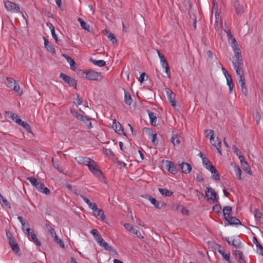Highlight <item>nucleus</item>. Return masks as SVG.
I'll return each mask as SVG.
<instances>
[{
  "label": "nucleus",
  "instance_id": "c756f323",
  "mask_svg": "<svg viewBox=\"0 0 263 263\" xmlns=\"http://www.w3.org/2000/svg\"><path fill=\"white\" fill-rule=\"evenodd\" d=\"M158 191L162 196L164 197H169L173 195V192L166 189L159 188Z\"/></svg>",
  "mask_w": 263,
  "mask_h": 263
},
{
  "label": "nucleus",
  "instance_id": "393cba45",
  "mask_svg": "<svg viewBox=\"0 0 263 263\" xmlns=\"http://www.w3.org/2000/svg\"><path fill=\"white\" fill-rule=\"evenodd\" d=\"M224 219H227L228 217L230 216L232 213V209L231 206H224L222 210Z\"/></svg>",
  "mask_w": 263,
  "mask_h": 263
},
{
  "label": "nucleus",
  "instance_id": "603ef678",
  "mask_svg": "<svg viewBox=\"0 0 263 263\" xmlns=\"http://www.w3.org/2000/svg\"><path fill=\"white\" fill-rule=\"evenodd\" d=\"M233 50L234 52L235 56L236 58V60L238 61L239 59H242L241 53L239 52V51L240 50L239 48L238 47V48L234 49Z\"/></svg>",
  "mask_w": 263,
  "mask_h": 263
},
{
  "label": "nucleus",
  "instance_id": "20e7f679",
  "mask_svg": "<svg viewBox=\"0 0 263 263\" xmlns=\"http://www.w3.org/2000/svg\"><path fill=\"white\" fill-rule=\"evenodd\" d=\"M143 197L148 199L155 208L157 209H161L166 205L164 202L159 201L148 195H145Z\"/></svg>",
  "mask_w": 263,
  "mask_h": 263
},
{
  "label": "nucleus",
  "instance_id": "3c124183",
  "mask_svg": "<svg viewBox=\"0 0 263 263\" xmlns=\"http://www.w3.org/2000/svg\"><path fill=\"white\" fill-rule=\"evenodd\" d=\"M235 174L238 179H241V170L238 166H236L234 167Z\"/></svg>",
  "mask_w": 263,
  "mask_h": 263
},
{
  "label": "nucleus",
  "instance_id": "69168bd1",
  "mask_svg": "<svg viewBox=\"0 0 263 263\" xmlns=\"http://www.w3.org/2000/svg\"><path fill=\"white\" fill-rule=\"evenodd\" d=\"M224 31L227 33L228 40H229V39H232L233 37H234L233 35L231 33V32L230 30H224Z\"/></svg>",
  "mask_w": 263,
  "mask_h": 263
},
{
  "label": "nucleus",
  "instance_id": "2f4dec72",
  "mask_svg": "<svg viewBox=\"0 0 263 263\" xmlns=\"http://www.w3.org/2000/svg\"><path fill=\"white\" fill-rule=\"evenodd\" d=\"M227 79V85L229 86V93H231L232 92L233 87H234V84L233 83V80L231 76H229L227 78H226Z\"/></svg>",
  "mask_w": 263,
  "mask_h": 263
},
{
  "label": "nucleus",
  "instance_id": "c03bdc74",
  "mask_svg": "<svg viewBox=\"0 0 263 263\" xmlns=\"http://www.w3.org/2000/svg\"><path fill=\"white\" fill-rule=\"evenodd\" d=\"M229 43L231 45L233 49L238 48V44L234 37L228 40Z\"/></svg>",
  "mask_w": 263,
  "mask_h": 263
},
{
  "label": "nucleus",
  "instance_id": "338daca9",
  "mask_svg": "<svg viewBox=\"0 0 263 263\" xmlns=\"http://www.w3.org/2000/svg\"><path fill=\"white\" fill-rule=\"evenodd\" d=\"M161 63L163 68H165L168 66V62H167L166 59L161 61Z\"/></svg>",
  "mask_w": 263,
  "mask_h": 263
},
{
  "label": "nucleus",
  "instance_id": "e2e57ef3",
  "mask_svg": "<svg viewBox=\"0 0 263 263\" xmlns=\"http://www.w3.org/2000/svg\"><path fill=\"white\" fill-rule=\"evenodd\" d=\"M88 206L90 209H92V211L97 207V205L96 203L91 202L88 204Z\"/></svg>",
  "mask_w": 263,
  "mask_h": 263
},
{
  "label": "nucleus",
  "instance_id": "7c9ffc66",
  "mask_svg": "<svg viewBox=\"0 0 263 263\" xmlns=\"http://www.w3.org/2000/svg\"><path fill=\"white\" fill-rule=\"evenodd\" d=\"M91 119L87 116H84L83 120H81L83 123H84L88 129H91L93 127V126L90 121Z\"/></svg>",
  "mask_w": 263,
  "mask_h": 263
},
{
  "label": "nucleus",
  "instance_id": "7ed1b4c3",
  "mask_svg": "<svg viewBox=\"0 0 263 263\" xmlns=\"http://www.w3.org/2000/svg\"><path fill=\"white\" fill-rule=\"evenodd\" d=\"M205 195L208 202L212 201L214 202H218V195L213 189L207 187L205 189Z\"/></svg>",
  "mask_w": 263,
  "mask_h": 263
},
{
  "label": "nucleus",
  "instance_id": "f257e3e1",
  "mask_svg": "<svg viewBox=\"0 0 263 263\" xmlns=\"http://www.w3.org/2000/svg\"><path fill=\"white\" fill-rule=\"evenodd\" d=\"M7 87L13 90L17 95L21 96L23 93L22 90L20 89V85L16 83L15 80L11 78L7 77Z\"/></svg>",
  "mask_w": 263,
  "mask_h": 263
},
{
  "label": "nucleus",
  "instance_id": "a18cd8bd",
  "mask_svg": "<svg viewBox=\"0 0 263 263\" xmlns=\"http://www.w3.org/2000/svg\"><path fill=\"white\" fill-rule=\"evenodd\" d=\"M233 64L234 69L241 68L243 65V60L242 59H239L238 61L236 60L235 62H233Z\"/></svg>",
  "mask_w": 263,
  "mask_h": 263
},
{
  "label": "nucleus",
  "instance_id": "72a5a7b5",
  "mask_svg": "<svg viewBox=\"0 0 263 263\" xmlns=\"http://www.w3.org/2000/svg\"><path fill=\"white\" fill-rule=\"evenodd\" d=\"M233 247L237 249H239L241 248V242L240 238H236L235 239H233L232 240V244Z\"/></svg>",
  "mask_w": 263,
  "mask_h": 263
},
{
  "label": "nucleus",
  "instance_id": "37998d69",
  "mask_svg": "<svg viewBox=\"0 0 263 263\" xmlns=\"http://www.w3.org/2000/svg\"><path fill=\"white\" fill-rule=\"evenodd\" d=\"M52 165L53 166L56 168L57 170H58L61 173H62L63 174H65L64 172V171L63 170L62 168L61 167H60V164L58 162H54V160H53V158H52Z\"/></svg>",
  "mask_w": 263,
  "mask_h": 263
},
{
  "label": "nucleus",
  "instance_id": "ddd939ff",
  "mask_svg": "<svg viewBox=\"0 0 263 263\" xmlns=\"http://www.w3.org/2000/svg\"><path fill=\"white\" fill-rule=\"evenodd\" d=\"M179 166L182 172L184 174H187L190 173L192 170V166L188 163L182 162L179 164Z\"/></svg>",
  "mask_w": 263,
  "mask_h": 263
},
{
  "label": "nucleus",
  "instance_id": "b1692460",
  "mask_svg": "<svg viewBox=\"0 0 263 263\" xmlns=\"http://www.w3.org/2000/svg\"><path fill=\"white\" fill-rule=\"evenodd\" d=\"M239 83L240 84L241 91L245 95L247 96L248 93V89L246 86L245 78V77H241L239 79Z\"/></svg>",
  "mask_w": 263,
  "mask_h": 263
},
{
  "label": "nucleus",
  "instance_id": "de8ad7c7",
  "mask_svg": "<svg viewBox=\"0 0 263 263\" xmlns=\"http://www.w3.org/2000/svg\"><path fill=\"white\" fill-rule=\"evenodd\" d=\"M241 167L247 173H249L251 171L250 167L246 161L241 162Z\"/></svg>",
  "mask_w": 263,
  "mask_h": 263
},
{
  "label": "nucleus",
  "instance_id": "5fc2aeb1",
  "mask_svg": "<svg viewBox=\"0 0 263 263\" xmlns=\"http://www.w3.org/2000/svg\"><path fill=\"white\" fill-rule=\"evenodd\" d=\"M107 37L112 42L113 44L116 43L117 41L116 37L112 33H109V34L107 35Z\"/></svg>",
  "mask_w": 263,
  "mask_h": 263
},
{
  "label": "nucleus",
  "instance_id": "774afa93",
  "mask_svg": "<svg viewBox=\"0 0 263 263\" xmlns=\"http://www.w3.org/2000/svg\"><path fill=\"white\" fill-rule=\"evenodd\" d=\"M196 179L198 182H202L204 180V178L202 176L199 174H197Z\"/></svg>",
  "mask_w": 263,
  "mask_h": 263
},
{
  "label": "nucleus",
  "instance_id": "c9c22d12",
  "mask_svg": "<svg viewBox=\"0 0 263 263\" xmlns=\"http://www.w3.org/2000/svg\"><path fill=\"white\" fill-rule=\"evenodd\" d=\"M90 61L96 65H98L99 67H102L106 65V62L102 60H96L93 59H90Z\"/></svg>",
  "mask_w": 263,
  "mask_h": 263
},
{
  "label": "nucleus",
  "instance_id": "a878e982",
  "mask_svg": "<svg viewBox=\"0 0 263 263\" xmlns=\"http://www.w3.org/2000/svg\"><path fill=\"white\" fill-rule=\"evenodd\" d=\"M227 221L230 225H238L241 224L240 221L235 217L229 216L227 218V219H225Z\"/></svg>",
  "mask_w": 263,
  "mask_h": 263
},
{
  "label": "nucleus",
  "instance_id": "e433bc0d",
  "mask_svg": "<svg viewBox=\"0 0 263 263\" xmlns=\"http://www.w3.org/2000/svg\"><path fill=\"white\" fill-rule=\"evenodd\" d=\"M9 244L11 247L12 250L13 251L15 252H17L19 251V247L14 240H10V241H9Z\"/></svg>",
  "mask_w": 263,
  "mask_h": 263
},
{
  "label": "nucleus",
  "instance_id": "ea45409f",
  "mask_svg": "<svg viewBox=\"0 0 263 263\" xmlns=\"http://www.w3.org/2000/svg\"><path fill=\"white\" fill-rule=\"evenodd\" d=\"M254 215L256 220L260 222V220H262V214L258 209L255 210Z\"/></svg>",
  "mask_w": 263,
  "mask_h": 263
},
{
  "label": "nucleus",
  "instance_id": "4d7b16f0",
  "mask_svg": "<svg viewBox=\"0 0 263 263\" xmlns=\"http://www.w3.org/2000/svg\"><path fill=\"white\" fill-rule=\"evenodd\" d=\"M51 32L52 36L55 40V41L56 42V43H57L58 44H59V42H60V40H59L58 39V36L56 34L55 32V30H53V31H51Z\"/></svg>",
  "mask_w": 263,
  "mask_h": 263
},
{
  "label": "nucleus",
  "instance_id": "13d9d810",
  "mask_svg": "<svg viewBox=\"0 0 263 263\" xmlns=\"http://www.w3.org/2000/svg\"><path fill=\"white\" fill-rule=\"evenodd\" d=\"M17 219L21 222L22 227V230L23 231H25V222L24 221L23 218L21 216H18Z\"/></svg>",
  "mask_w": 263,
  "mask_h": 263
},
{
  "label": "nucleus",
  "instance_id": "473e14b6",
  "mask_svg": "<svg viewBox=\"0 0 263 263\" xmlns=\"http://www.w3.org/2000/svg\"><path fill=\"white\" fill-rule=\"evenodd\" d=\"M74 101L73 103L77 105H79L82 104L83 101V99L80 97V96L76 93V95H73Z\"/></svg>",
  "mask_w": 263,
  "mask_h": 263
},
{
  "label": "nucleus",
  "instance_id": "412c9836",
  "mask_svg": "<svg viewBox=\"0 0 263 263\" xmlns=\"http://www.w3.org/2000/svg\"><path fill=\"white\" fill-rule=\"evenodd\" d=\"M98 243L101 247H103L105 250L109 251H112L113 249L112 247L111 246H109L108 243L105 241V240L101 238L100 240H99L97 241Z\"/></svg>",
  "mask_w": 263,
  "mask_h": 263
},
{
  "label": "nucleus",
  "instance_id": "79ce46f5",
  "mask_svg": "<svg viewBox=\"0 0 263 263\" xmlns=\"http://www.w3.org/2000/svg\"><path fill=\"white\" fill-rule=\"evenodd\" d=\"M171 141L174 145H178L180 143V140L176 135H174L172 137Z\"/></svg>",
  "mask_w": 263,
  "mask_h": 263
},
{
  "label": "nucleus",
  "instance_id": "cd10ccee",
  "mask_svg": "<svg viewBox=\"0 0 263 263\" xmlns=\"http://www.w3.org/2000/svg\"><path fill=\"white\" fill-rule=\"evenodd\" d=\"M210 172L212 174V178L216 180H219L220 179V174L214 166H212L210 168Z\"/></svg>",
  "mask_w": 263,
  "mask_h": 263
},
{
  "label": "nucleus",
  "instance_id": "f3484780",
  "mask_svg": "<svg viewBox=\"0 0 263 263\" xmlns=\"http://www.w3.org/2000/svg\"><path fill=\"white\" fill-rule=\"evenodd\" d=\"M94 216L99 217L100 219L104 220L105 219V216L102 210L100 209L98 206L92 211Z\"/></svg>",
  "mask_w": 263,
  "mask_h": 263
},
{
  "label": "nucleus",
  "instance_id": "0eeeda50",
  "mask_svg": "<svg viewBox=\"0 0 263 263\" xmlns=\"http://www.w3.org/2000/svg\"><path fill=\"white\" fill-rule=\"evenodd\" d=\"M87 76L86 78L89 80L97 81L101 77L100 73L93 70H89L84 72Z\"/></svg>",
  "mask_w": 263,
  "mask_h": 263
},
{
  "label": "nucleus",
  "instance_id": "8fccbe9b",
  "mask_svg": "<svg viewBox=\"0 0 263 263\" xmlns=\"http://www.w3.org/2000/svg\"><path fill=\"white\" fill-rule=\"evenodd\" d=\"M46 227L48 230V232L51 236L52 237L56 234L54 229L52 228L49 224H46Z\"/></svg>",
  "mask_w": 263,
  "mask_h": 263
},
{
  "label": "nucleus",
  "instance_id": "a211bd4d",
  "mask_svg": "<svg viewBox=\"0 0 263 263\" xmlns=\"http://www.w3.org/2000/svg\"><path fill=\"white\" fill-rule=\"evenodd\" d=\"M145 132L148 135L149 138L151 139L152 142L155 143L157 139V133L151 128H145Z\"/></svg>",
  "mask_w": 263,
  "mask_h": 263
},
{
  "label": "nucleus",
  "instance_id": "5701e85b",
  "mask_svg": "<svg viewBox=\"0 0 263 263\" xmlns=\"http://www.w3.org/2000/svg\"><path fill=\"white\" fill-rule=\"evenodd\" d=\"M16 123L17 124L23 126L27 130V132L30 133H32L31 127L27 123L23 121L21 119H18L17 121H16Z\"/></svg>",
  "mask_w": 263,
  "mask_h": 263
},
{
  "label": "nucleus",
  "instance_id": "423d86ee",
  "mask_svg": "<svg viewBox=\"0 0 263 263\" xmlns=\"http://www.w3.org/2000/svg\"><path fill=\"white\" fill-rule=\"evenodd\" d=\"M205 132V133H208V132H209V134H210V142L211 143V144H212V145L213 146H214L216 148L218 152L220 155H221L222 152H221V141L218 138H217V146H217V145L216 143H213V141H214V131L213 130H206Z\"/></svg>",
  "mask_w": 263,
  "mask_h": 263
},
{
  "label": "nucleus",
  "instance_id": "dca6fc26",
  "mask_svg": "<svg viewBox=\"0 0 263 263\" xmlns=\"http://www.w3.org/2000/svg\"><path fill=\"white\" fill-rule=\"evenodd\" d=\"M147 112L151 125L154 126H156L157 125V117L155 113L149 110H147Z\"/></svg>",
  "mask_w": 263,
  "mask_h": 263
},
{
  "label": "nucleus",
  "instance_id": "bf43d9fd",
  "mask_svg": "<svg viewBox=\"0 0 263 263\" xmlns=\"http://www.w3.org/2000/svg\"><path fill=\"white\" fill-rule=\"evenodd\" d=\"M147 78L145 73H142L140 74L139 81L141 83H142L144 81L146 80L145 79V78Z\"/></svg>",
  "mask_w": 263,
  "mask_h": 263
},
{
  "label": "nucleus",
  "instance_id": "6e6d98bb",
  "mask_svg": "<svg viewBox=\"0 0 263 263\" xmlns=\"http://www.w3.org/2000/svg\"><path fill=\"white\" fill-rule=\"evenodd\" d=\"M40 192L44 193L46 195H49L50 193V190L48 188L45 187L44 185Z\"/></svg>",
  "mask_w": 263,
  "mask_h": 263
},
{
  "label": "nucleus",
  "instance_id": "09e8293b",
  "mask_svg": "<svg viewBox=\"0 0 263 263\" xmlns=\"http://www.w3.org/2000/svg\"><path fill=\"white\" fill-rule=\"evenodd\" d=\"M27 180L29 181L31 183V184L35 187L36 186L37 183H39V182L40 181V180H38L34 177H28L27 178Z\"/></svg>",
  "mask_w": 263,
  "mask_h": 263
},
{
  "label": "nucleus",
  "instance_id": "0e129e2a",
  "mask_svg": "<svg viewBox=\"0 0 263 263\" xmlns=\"http://www.w3.org/2000/svg\"><path fill=\"white\" fill-rule=\"evenodd\" d=\"M124 226V228L127 230H128L129 232V231H131V229L133 227V226L130 223H125Z\"/></svg>",
  "mask_w": 263,
  "mask_h": 263
},
{
  "label": "nucleus",
  "instance_id": "9d476101",
  "mask_svg": "<svg viewBox=\"0 0 263 263\" xmlns=\"http://www.w3.org/2000/svg\"><path fill=\"white\" fill-rule=\"evenodd\" d=\"M165 91L172 106L174 107L176 105L175 101V94L168 88H166L165 89Z\"/></svg>",
  "mask_w": 263,
  "mask_h": 263
},
{
  "label": "nucleus",
  "instance_id": "aec40b11",
  "mask_svg": "<svg viewBox=\"0 0 263 263\" xmlns=\"http://www.w3.org/2000/svg\"><path fill=\"white\" fill-rule=\"evenodd\" d=\"M215 29L218 32L219 34L222 32V22L220 20L216 18L214 24Z\"/></svg>",
  "mask_w": 263,
  "mask_h": 263
},
{
  "label": "nucleus",
  "instance_id": "680f3d73",
  "mask_svg": "<svg viewBox=\"0 0 263 263\" xmlns=\"http://www.w3.org/2000/svg\"><path fill=\"white\" fill-rule=\"evenodd\" d=\"M10 118L13 121H14L15 122L16 121H17L18 119H20L18 116L14 113H13L11 115Z\"/></svg>",
  "mask_w": 263,
  "mask_h": 263
},
{
  "label": "nucleus",
  "instance_id": "6e6552de",
  "mask_svg": "<svg viewBox=\"0 0 263 263\" xmlns=\"http://www.w3.org/2000/svg\"><path fill=\"white\" fill-rule=\"evenodd\" d=\"M233 6L235 10L236 13L239 15H242L244 12V7L243 3H240L239 0H234Z\"/></svg>",
  "mask_w": 263,
  "mask_h": 263
},
{
  "label": "nucleus",
  "instance_id": "4468645a",
  "mask_svg": "<svg viewBox=\"0 0 263 263\" xmlns=\"http://www.w3.org/2000/svg\"><path fill=\"white\" fill-rule=\"evenodd\" d=\"M234 254L239 263H246L243 253L240 250H235Z\"/></svg>",
  "mask_w": 263,
  "mask_h": 263
},
{
  "label": "nucleus",
  "instance_id": "9b49d317",
  "mask_svg": "<svg viewBox=\"0 0 263 263\" xmlns=\"http://www.w3.org/2000/svg\"><path fill=\"white\" fill-rule=\"evenodd\" d=\"M27 228L26 229V234L28 235V237L30 239L32 240L37 246H40L41 243L40 241L37 239L36 236L33 232H30V229L27 224Z\"/></svg>",
  "mask_w": 263,
  "mask_h": 263
},
{
  "label": "nucleus",
  "instance_id": "4be33fe9",
  "mask_svg": "<svg viewBox=\"0 0 263 263\" xmlns=\"http://www.w3.org/2000/svg\"><path fill=\"white\" fill-rule=\"evenodd\" d=\"M112 128L117 133H121L123 132V129L122 127L121 124L120 122L117 121L116 120H114L113 121Z\"/></svg>",
  "mask_w": 263,
  "mask_h": 263
},
{
  "label": "nucleus",
  "instance_id": "bb28decb",
  "mask_svg": "<svg viewBox=\"0 0 263 263\" xmlns=\"http://www.w3.org/2000/svg\"><path fill=\"white\" fill-rule=\"evenodd\" d=\"M44 46L47 50L51 53H55V50L52 45L49 43L48 40L44 37Z\"/></svg>",
  "mask_w": 263,
  "mask_h": 263
},
{
  "label": "nucleus",
  "instance_id": "6ab92c4d",
  "mask_svg": "<svg viewBox=\"0 0 263 263\" xmlns=\"http://www.w3.org/2000/svg\"><path fill=\"white\" fill-rule=\"evenodd\" d=\"M253 242L256 245L257 252L259 254L263 255V247L260 244L256 237H253Z\"/></svg>",
  "mask_w": 263,
  "mask_h": 263
},
{
  "label": "nucleus",
  "instance_id": "c85d7f7f",
  "mask_svg": "<svg viewBox=\"0 0 263 263\" xmlns=\"http://www.w3.org/2000/svg\"><path fill=\"white\" fill-rule=\"evenodd\" d=\"M124 102L128 105H130L133 102V99L129 92L124 91Z\"/></svg>",
  "mask_w": 263,
  "mask_h": 263
},
{
  "label": "nucleus",
  "instance_id": "f8f14e48",
  "mask_svg": "<svg viewBox=\"0 0 263 263\" xmlns=\"http://www.w3.org/2000/svg\"><path fill=\"white\" fill-rule=\"evenodd\" d=\"M76 161L79 164L87 166L91 159L88 157L78 156L75 158Z\"/></svg>",
  "mask_w": 263,
  "mask_h": 263
},
{
  "label": "nucleus",
  "instance_id": "1a4fd4ad",
  "mask_svg": "<svg viewBox=\"0 0 263 263\" xmlns=\"http://www.w3.org/2000/svg\"><path fill=\"white\" fill-rule=\"evenodd\" d=\"M60 78L71 86H74L77 85V81L74 79L71 78L63 73H60Z\"/></svg>",
  "mask_w": 263,
  "mask_h": 263
},
{
  "label": "nucleus",
  "instance_id": "4c0bfd02",
  "mask_svg": "<svg viewBox=\"0 0 263 263\" xmlns=\"http://www.w3.org/2000/svg\"><path fill=\"white\" fill-rule=\"evenodd\" d=\"M78 21L81 24L82 28L86 30L89 31V25L83 21L81 18H78Z\"/></svg>",
  "mask_w": 263,
  "mask_h": 263
},
{
  "label": "nucleus",
  "instance_id": "f03ea898",
  "mask_svg": "<svg viewBox=\"0 0 263 263\" xmlns=\"http://www.w3.org/2000/svg\"><path fill=\"white\" fill-rule=\"evenodd\" d=\"M89 170L91 173L96 177L100 178L102 176V172L100 170L97 163L93 160L90 161V163L87 165Z\"/></svg>",
  "mask_w": 263,
  "mask_h": 263
},
{
  "label": "nucleus",
  "instance_id": "58836bf2",
  "mask_svg": "<svg viewBox=\"0 0 263 263\" xmlns=\"http://www.w3.org/2000/svg\"><path fill=\"white\" fill-rule=\"evenodd\" d=\"M90 233L93 235L97 242L102 238L101 235L97 229L91 230Z\"/></svg>",
  "mask_w": 263,
  "mask_h": 263
},
{
  "label": "nucleus",
  "instance_id": "f704fd0d",
  "mask_svg": "<svg viewBox=\"0 0 263 263\" xmlns=\"http://www.w3.org/2000/svg\"><path fill=\"white\" fill-rule=\"evenodd\" d=\"M64 57L65 58L69 64L70 68L72 69H74L76 68V63L74 61L71 57L68 55H64Z\"/></svg>",
  "mask_w": 263,
  "mask_h": 263
},
{
  "label": "nucleus",
  "instance_id": "49530a36",
  "mask_svg": "<svg viewBox=\"0 0 263 263\" xmlns=\"http://www.w3.org/2000/svg\"><path fill=\"white\" fill-rule=\"evenodd\" d=\"M216 203H217L213 206V211L217 214H219L221 213V206L219 202Z\"/></svg>",
  "mask_w": 263,
  "mask_h": 263
},
{
  "label": "nucleus",
  "instance_id": "a19ab883",
  "mask_svg": "<svg viewBox=\"0 0 263 263\" xmlns=\"http://www.w3.org/2000/svg\"><path fill=\"white\" fill-rule=\"evenodd\" d=\"M70 112L73 117H74L77 120L80 121H81V120H83L84 116L79 113L77 111L73 109H71Z\"/></svg>",
  "mask_w": 263,
  "mask_h": 263
},
{
  "label": "nucleus",
  "instance_id": "39448f33",
  "mask_svg": "<svg viewBox=\"0 0 263 263\" xmlns=\"http://www.w3.org/2000/svg\"><path fill=\"white\" fill-rule=\"evenodd\" d=\"M4 4L7 10L12 13H18L20 12V7L15 3L10 1L4 2Z\"/></svg>",
  "mask_w": 263,
  "mask_h": 263
},
{
  "label": "nucleus",
  "instance_id": "864d4df0",
  "mask_svg": "<svg viewBox=\"0 0 263 263\" xmlns=\"http://www.w3.org/2000/svg\"><path fill=\"white\" fill-rule=\"evenodd\" d=\"M235 69L236 70L237 75L238 76V79L241 77H245L242 68H236Z\"/></svg>",
  "mask_w": 263,
  "mask_h": 263
},
{
  "label": "nucleus",
  "instance_id": "2eb2a0df",
  "mask_svg": "<svg viewBox=\"0 0 263 263\" xmlns=\"http://www.w3.org/2000/svg\"><path fill=\"white\" fill-rule=\"evenodd\" d=\"M165 168L169 172L173 174H175L177 172L176 167L175 166L174 163L171 161H167L166 164L165 165Z\"/></svg>",
  "mask_w": 263,
  "mask_h": 263
},
{
  "label": "nucleus",
  "instance_id": "052dcab7",
  "mask_svg": "<svg viewBox=\"0 0 263 263\" xmlns=\"http://www.w3.org/2000/svg\"><path fill=\"white\" fill-rule=\"evenodd\" d=\"M44 185V183H43L42 182H41V181H40L39 183H37L35 188L38 190V191L40 192L42 190V188L43 187Z\"/></svg>",
  "mask_w": 263,
  "mask_h": 263
}]
</instances>
